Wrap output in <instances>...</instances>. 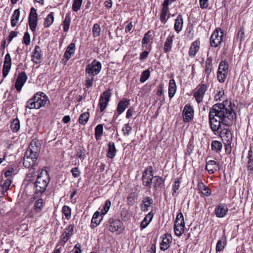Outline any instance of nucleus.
<instances>
[{
  "label": "nucleus",
  "mask_w": 253,
  "mask_h": 253,
  "mask_svg": "<svg viewBox=\"0 0 253 253\" xmlns=\"http://www.w3.org/2000/svg\"><path fill=\"white\" fill-rule=\"evenodd\" d=\"M149 54V52L147 51H144L141 53L139 57V59L140 60H144L145 59Z\"/></svg>",
  "instance_id": "774afa93"
},
{
  "label": "nucleus",
  "mask_w": 253,
  "mask_h": 253,
  "mask_svg": "<svg viewBox=\"0 0 253 253\" xmlns=\"http://www.w3.org/2000/svg\"><path fill=\"white\" fill-rule=\"evenodd\" d=\"M180 182L177 180L174 181V184L172 186V195L173 196H175V194L177 192V191L179 189L180 187Z\"/></svg>",
  "instance_id": "603ef678"
},
{
  "label": "nucleus",
  "mask_w": 253,
  "mask_h": 253,
  "mask_svg": "<svg viewBox=\"0 0 253 253\" xmlns=\"http://www.w3.org/2000/svg\"><path fill=\"white\" fill-rule=\"evenodd\" d=\"M211 149L216 152H219L220 151L222 147V143L217 140H213L212 141L211 144Z\"/></svg>",
  "instance_id": "f704fd0d"
},
{
  "label": "nucleus",
  "mask_w": 253,
  "mask_h": 253,
  "mask_svg": "<svg viewBox=\"0 0 253 253\" xmlns=\"http://www.w3.org/2000/svg\"><path fill=\"white\" fill-rule=\"evenodd\" d=\"M32 57V61L36 64L40 63L42 62V53L41 47L39 46H35Z\"/></svg>",
  "instance_id": "dca6fc26"
},
{
  "label": "nucleus",
  "mask_w": 253,
  "mask_h": 253,
  "mask_svg": "<svg viewBox=\"0 0 253 253\" xmlns=\"http://www.w3.org/2000/svg\"><path fill=\"white\" fill-rule=\"evenodd\" d=\"M129 99L124 98L119 102L117 109L119 114L122 113L126 108L128 107L129 105Z\"/></svg>",
  "instance_id": "412c9836"
},
{
  "label": "nucleus",
  "mask_w": 253,
  "mask_h": 253,
  "mask_svg": "<svg viewBox=\"0 0 253 253\" xmlns=\"http://www.w3.org/2000/svg\"><path fill=\"white\" fill-rule=\"evenodd\" d=\"M136 194L134 192H131L128 194L127 198V204L129 206H132L135 202V199L136 198Z\"/></svg>",
  "instance_id": "ea45409f"
},
{
  "label": "nucleus",
  "mask_w": 253,
  "mask_h": 253,
  "mask_svg": "<svg viewBox=\"0 0 253 253\" xmlns=\"http://www.w3.org/2000/svg\"><path fill=\"white\" fill-rule=\"evenodd\" d=\"M237 39H239L241 42L245 40V32L243 27L240 28L238 32Z\"/></svg>",
  "instance_id": "5fc2aeb1"
},
{
  "label": "nucleus",
  "mask_w": 253,
  "mask_h": 253,
  "mask_svg": "<svg viewBox=\"0 0 253 253\" xmlns=\"http://www.w3.org/2000/svg\"><path fill=\"white\" fill-rule=\"evenodd\" d=\"M194 148V146L193 144V141L192 140H190L189 141L188 144L187 145V151L186 152V154H187L188 155H191V154L192 153L193 150Z\"/></svg>",
  "instance_id": "864d4df0"
},
{
  "label": "nucleus",
  "mask_w": 253,
  "mask_h": 253,
  "mask_svg": "<svg viewBox=\"0 0 253 253\" xmlns=\"http://www.w3.org/2000/svg\"><path fill=\"white\" fill-rule=\"evenodd\" d=\"M223 31L220 28L216 29L212 34L211 38V45L214 47L220 45L223 42Z\"/></svg>",
  "instance_id": "7ed1b4c3"
},
{
  "label": "nucleus",
  "mask_w": 253,
  "mask_h": 253,
  "mask_svg": "<svg viewBox=\"0 0 253 253\" xmlns=\"http://www.w3.org/2000/svg\"><path fill=\"white\" fill-rule=\"evenodd\" d=\"M153 217V214L151 212H150L149 213H148L141 223L140 226L141 228H145L151 222Z\"/></svg>",
  "instance_id": "c85d7f7f"
},
{
  "label": "nucleus",
  "mask_w": 253,
  "mask_h": 253,
  "mask_svg": "<svg viewBox=\"0 0 253 253\" xmlns=\"http://www.w3.org/2000/svg\"><path fill=\"white\" fill-rule=\"evenodd\" d=\"M110 93L108 91L104 92L101 94L99 100V106L101 112H102L106 108L107 103L109 101Z\"/></svg>",
  "instance_id": "ddd939ff"
},
{
  "label": "nucleus",
  "mask_w": 253,
  "mask_h": 253,
  "mask_svg": "<svg viewBox=\"0 0 253 253\" xmlns=\"http://www.w3.org/2000/svg\"><path fill=\"white\" fill-rule=\"evenodd\" d=\"M228 208L223 204L218 205L214 209V213L217 217L222 218L226 216L228 212Z\"/></svg>",
  "instance_id": "9d476101"
},
{
  "label": "nucleus",
  "mask_w": 253,
  "mask_h": 253,
  "mask_svg": "<svg viewBox=\"0 0 253 253\" xmlns=\"http://www.w3.org/2000/svg\"><path fill=\"white\" fill-rule=\"evenodd\" d=\"M200 42L196 41L192 42L189 51V55L193 57L195 56L200 48Z\"/></svg>",
  "instance_id": "4be33fe9"
},
{
  "label": "nucleus",
  "mask_w": 253,
  "mask_h": 253,
  "mask_svg": "<svg viewBox=\"0 0 253 253\" xmlns=\"http://www.w3.org/2000/svg\"><path fill=\"white\" fill-rule=\"evenodd\" d=\"M150 71L149 70H146L142 72L140 79H148L150 77Z\"/></svg>",
  "instance_id": "680f3d73"
},
{
  "label": "nucleus",
  "mask_w": 253,
  "mask_h": 253,
  "mask_svg": "<svg viewBox=\"0 0 253 253\" xmlns=\"http://www.w3.org/2000/svg\"><path fill=\"white\" fill-rule=\"evenodd\" d=\"M154 178L155 179L154 180L153 183H154V188L156 189L158 188H162L164 186V181L163 178L160 176H155Z\"/></svg>",
  "instance_id": "c756f323"
},
{
  "label": "nucleus",
  "mask_w": 253,
  "mask_h": 253,
  "mask_svg": "<svg viewBox=\"0 0 253 253\" xmlns=\"http://www.w3.org/2000/svg\"><path fill=\"white\" fill-rule=\"evenodd\" d=\"M182 114L184 122H188L193 116V109L190 105H186L183 110Z\"/></svg>",
  "instance_id": "f8f14e48"
},
{
  "label": "nucleus",
  "mask_w": 253,
  "mask_h": 253,
  "mask_svg": "<svg viewBox=\"0 0 253 253\" xmlns=\"http://www.w3.org/2000/svg\"><path fill=\"white\" fill-rule=\"evenodd\" d=\"M131 130H132V127L129 125V124L128 123L125 125L122 128V131L123 132V134L125 136L129 135Z\"/></svg>",
  "instance_id": "a18cd8bd"
},
{
  "label": "nucleus",
  "mask_w": 253,
  "mask_h": 253,
  "mask_svg": "<svg viewBox=\"0 0 253 253\" xmlns=\"http://www.w3.org/2000/svg\"><path fill=\"white\" fill-rule=\"evenodd\" d=\"M11 129L13 132H17L20 128V122L18 119H15L11 123Z\"/></svg>",
  "instance_id": "58836bf2"
},
{
  "label": "nucleus",
  "mask_w": 253,
  "mask_h": 253,
  "mask_svg": "<svg viewBox=\"0 0 253 253\" xmlns=\"http://www.w3.org/2000/svg\"><path fill=\"white\" fill-rule=\"evenodd\" d=\"M71 21L70 13H67L63 21V31L64 32H67L69 30Z\"/></svg>",
  "instance_id": "2f4dec72"
},
{
  "label": "nucleus",
  "mask_w": 253,
  "mask_h": 253,
  "mask_svg": "<svg viewBox=\"0 0 253 253\" xmlns=\"http://www.w3.org/2000/svg\"><path fill=\"white\" fill-rule=\"evenodd\" d=\"M28 22L31 30L35 32L38 24V16H29Z\"/></svg>",
  "instance_id": "bb28decb"
},
{
  "label": "nucleus",
  "mask_w": 253,
  "mask_h": 253,
  "mask_svg": "<svg viewBox=\"0 0 253 253\" xmlns=\"http://www.w3.org/2000/svg\"><path fill=\"white\" fill-rule=\"evenodd\" d=\"M83 3V0H74L72 5V9L75 12H77L80 9Z\"/></svg>",
  "instance_id": "79ce46f5"
},
{
  "label": "nucleus",
  "mask_w": 253,
  "mask_h": 253,
  "mask_svg": "<svg viewBox=\"0 0 253 253\" xmlns=\"http://www.w3.org/2000/svg\"><path fill=\"white\" fill-rule=\"evenodd\" d=\"M17 34H18V32H17L16 31H12L10 32V33L9 34L8 39H7L8 42L9 43L12 40V39L17 36Z\"/></svg>",
  "instance_id": "e2e57ef3"
},
{
  "label": "nucleus",
  "mask_w": 253,
  "mask_h": 253,
  "mask_svg": "<svg viewBox=\"0 0 253 253\" xmlns=\"http://www.w3.org/2000/svg\"><path fill=\"white\" fill-rule=\"evenodd\" d=\"M71 172L74 177H78L80 175V172L78 168H73L71 170Z\"/></svg>",
  "instance_id": "0e129e2a"
},
{
  "label": "nucleus",
  "mask_w": 253,
  "mask_h": 253,
  "mask_svg": "<svg viewBox=\"0 0 253 253\" xmlns=\"http://www.w3.org/2000/svg\"><path fill=\"white\" fill-rule=\"evenodd\" d=\"M71 237V233H67L66 231H65L61 235V238L62 242L64 243H66L69 239Z\"/></svg>",
  "instance_id": "4d7b16f0"
},
{
  "label": "nucleus",
  "mask_w": 253,
  "mask_h": 253,
  "mask_svg": "<svg viewBox=\"0 0 253 253\" xmlns=\"http://www.w3.org/2000/svg\"><path fill=\"white\" fill-rule=\"evenodd\" d=\"M36 161H34L32 158H30L29 156L24 157L23 164V166L27 168H31L30 171L31 172L27 174V178H31L34 176L35 174L34 166L36 165Z\"/></svg>",
  "instance_id": "0eeeda50"
},
{
  "label": "nucleus",
  "mask_w": 253,
  "mask_h": 253,
  "mask_svg": "<svg viewBox=\"0 0 253 253\" xmlns=\"http://www.w3.org/2000/svg\"><path fill=\"white\" fill-rule=\"evenodd\" d=\"M165 237L163 238L162 242L161 244L160 249L162 251H166L169 247V244L172 241V237L170 234H165Z\"/></svg>",
  "instance_id": "f3484780"
},
{
  "label": "nucleus",
  "mask_w": 253,
  "mask_h": 253,
  "mask_svg": "<svg viewBox=\"0 0 253 253\" xmlns=\"http://www.w3.org/2000/svg\"><path fill=\"white\" fill-rule=\"evenodd\" d=\"M185 222L184 217L181 212H179L176 216L174 222V233L176 236L180 237L184 230Z\"/></svg>",
  "instance_id": "20e7f679"
},
{
  "label": "nucleus",
  "mask_w": 253,
  "mask_h": 253,
  "mask_svg": "<svg viewBox=\"0 0 253 253\" xmlns=\"http://www.w3.org/2000/svg\"><path fill=\"white\" fill-rule=\"evenodd\" d=\"M12 181L9 178H7L3 183L0 186V198L5 196L9 189V186L11 184Z\"/></svg>",
  "instance_id": "aec40b11"
},
{
  "label": "nucleus",
  "mask_w": 253,
  "mask_h": 253,
  "mask_svg": "<svg viewBox=\"0 0 253 253\" xmlns=\"http://www.w3.org/2000/svg\"><path fill=\"white\" fill-rule=\"evenodd\" d=\"M30 34L28 32H26L24 33L23 42L26 45H28L30 43Z\"/></svg>",
  "instance_id": "6e6d98bb"
},
{
  "label": "nucleus",
  "mask_w": 253,
  "mask_h": 253,
  "mask_svg": "<svg viewBox=\"0 0 253 253\" xmlns=\"http://www.w3.org/2000/svg\"><path fill=\"white\" fill-rule=\"evenodd\" d=\"M26 80H16L15 87L18 92H20Z\"/></svg>",
  "instance_id": "49530a36"
},
{
  "label": "nucleus",
  "mask_w": 253,
  "mask_h": 253,
  "mask_svg": "<svg viewBox=\"0 0 253 253\" xmlns=\"http://www.w3.org/2000/svg\"><path fill=\"white\" fill-rule=\"evenodd\" d=\"M53 12H50L45 18L44 26L46 28L49 27L54 21Z\"/></svg>",
  "instance_id": "72a5a7b5"
},
{
  "label": "nucleus",
  "mask_w": 253,
  "mask_h": 253,
  "mask_svg": "<svg viewBox=\"0 0 253 253\" xmlns=\"http://www.w3.org/2000/svg\"><path fill=\"white\" fill-rule=\"evenodd\" d=\"M134 112V109L132 107L128 109L126 112V118H129L132 116L133 113Z\"/></svg>",
  "instance_id": "338daca9"
},
{
  "label": "nucleus",
  "mask_w": 253,
  "mask_h": 253,
  "mask_svg": "<svg viewBox=\"0 0 253 253\" xmlns=\"http://www.w3.org/2000/svg\"><path fill=\"white\" fill-rule=\"evenodd\" d=\"M103 125H98L95 128V136L97 140L100 139V137L103 133Z\"/></svg>",
  "instance_id": "c9c22d12"
},
{
  "label": "nucleus",
  "mask_w": 253,
  "mask_h": 253,
  "mask_svg": "<svg viewBox=\"0 0 253 253\" xmlns=\"http://www.w3.org/2000/svg\"><path fill=\"white\" fill-rule=\"evenodd\" d=\"M37 102V101L35 100L33 96L27 102L26 107L30 109H37V106L38 105Z\"/></svg>",
  "instance_id": "a19ab883"
},
{
  "label": "nucleus",
  "mask_w": 253,
  "mask_h": 253,
  "mask_svg": "<svg viewBox=\"0 0 253 253\" xmlns=\"http://www.w3.org/2000/svg\"><path fill=\"white\" fill-rule=\"evenodd\" d=\"M175 80H169V96L170 98H172L175 94L176 90V85Z\"/></svg>",
  "instance_id": "a878e982"
},
{
  "label": "nucleus",
  "mask_w": 253,
  "mask_h": 253,
  "mask_svg": "<svg viewBox=\"0 0 253 253\" xmlns=\"http://www.w3.org/2000/svg\"><path fill=\"white\" fill-rule=\"evenodd\" d=\"M150 33L151 32L149 31L144 35L142 40V45H146L150 42V37L151 36Z\"/></svg>",
  "instance_id": "09e8293b"
},
{
  "label": "nucleus",
  "mask_w": 253,
  "mask_h": 253,
  "mask_svg": "<svg viewBox=\"0 0 253 253\" xmlns=\"http://www.w3.org/2000/svg\"><path fill=\"white\" fill-rule=\"evenodd\" d=\"M183 24V17L181 15L179 14L175 20V23L174 25V29L177 33H179L182 30Z\"/></svg>",
  "instance_id": "5701e85b"
},
{
  "label": "nucleus",
  "mask_w": 253,
  "mask_h": 253,
  "mask_svg": "<svg viewBox=\"0 0 253 253\" xmlns=\"http://www.w3.org/2000/svg\"><path fill=\"white\" fill-rule=\"evenodd\" d=\"M37 172V180L34 182V198L41 196L45 192L50 181V177L47 171L42 169Z\"/></svg>",
  "instance_id": "f03ea898"
},
{
  "label": "nucleus",
  "mask_w": 253,
  "mask_h": 253,
  "mask_svg": "<svg viewBox=\"0 0 253 253\" xmlns=\"http://www.w3.org/2000/svg\"><path fill=\"white\" fill-rule=\"evenodd\" d=\"M206 169L210 174H213L219 170V166L215 161L210 160L207 162Z\"/></svg>",
  "instance_id": "4468645a"
},
{
  "label": "nucleus",
  "mask_w": 253,
  "mask_h": 253,
  "mask_svg": "<svg viewBox=\"0 0 253 253\" xmlns=\"http://www.w3.org/2000/svg\"><path fill=\"white\" fill-rule=\"evenodd\" d=\"M226 241L225 238H222V239L219 240L216 244V252H218L222 251L224 249Z\"/></svg>",
  "instance_id": "e433bc0d"
},
{
  "label": "nucleus",
  "mask_w": 253,
  "mask_h": 253,
  "mask_svg": "<svg viewBox=\"0 0 253 253\" xmlns=\"http://www.w3.org/2000/svg\"><path fill=\"white\" fill-rule=\"evenodd\" d=\"M20 14V12L19 9H16L14 11L11 20V25L12 27H14L16 25L17 22L19 19Z\"/></svg>",
  "instance_id": "cd10ccee"
},
{
  "label": "nucleus",
  "mask_w": 253,
  "mask_h": 253,
  "mask_svg": "<svg viewBox=\"0 0 253 253\" xmlns=\"http://www.w3.org/2000/svg\"><path fill=\"white\" fill-rule=\"evenodd\" d=\"M209 123L213 131H221L224 129L223 126L231 125L236 119V114L227 100L223 103H216L210 109Z\"/></svg>",
  "instance_id": "f257e3e1"
},
{
  "label": "nucleus",
  "mask_w": 253,
  "mask_h": 253,
  "mask_svg": "<svg viewBox=\"0 0 253 253\" xmlns=\"http://www.w3.org/2000/svg\"><path fill=\"white\" fill-rule=\"evenodd\" d=\"M100 215V212L98 211H96L94 213L91 221L90 226L92 228H94L96 227L100 222V220L98 219Z\"/></svg>",
  "instance_id": "7c9ffc66"
},
{
  "label": "nucleus",
  "mask_w": 253,
  "mask_h": 253,
  "mask_svg": "<svg viewBox=\"0 0 253 253\" xmlns=\"http://www.w3.org/2000/svg\"><path fill=\"white\" fill-rule=\"evenodd\" d=\"M153 168L149 166L142 173V180L144 186L151 187L154 178Z\"/></svg>",
  "instance_id": "39448f33"
},
{
  "label": "nucleus",
  "mask_w": 253,
  "mask_h": 253,
  "mask_svg": "<svg viewBox=\"0 0 253 253\" xmlns=\"http://www.w3.org/2000/svg\"><path fill=\"white\" fill-rule=\"evenodd\" d=\"M101 68V63L96 60H94L91 64L87 66L86 68V72L89 75L95 76L99 73Z\"/></svg>",
  "instance_id": "1a4fd4ad"
},
{
  "label": "nucleus",
  "mask_w": 253,
  "mask_h": 253,
  "mask_svg": "<svg viewBox=\"0 0 253 253\" xmlns=\"http://www.w3.org/2000/svg\"><path fill=\"white\" fill-rule=\"evenodd\" d=\"M93 34L94 37H98L100 33V28L99 24L95 23L93 27Z\"/></svg>",
  "instance_id": "3c124183"
},
{
  "label": "nucleus",
  "mask_w": 253,
  "mask_h": 253,
  "mask_svg": "<svg viewBox=\"0 0 253 253\" xmlns=\"http://www.w3.org/2000/svg\"><path fill=\"white\" fill-rule=\"evenodd\" d=\"M200 5L202 9L206 8L208 6V0H200Z\"/></svg>",
  "instance_id": "69168bd1"
},
{
  "label": "nucleus",
  "mask_w": 253,
  "mask_h": 253,
  "mask_svg": "<svg viewBox=\"0 0 253 253\" xmlns=\"http://www.w3.org/2000/svg\"><path fill=\"white\" fill-rule=\"evenodd\" d=\"M153 200L150 197H144L142 200L140 205L141 210L143 211H146L153 204Z\"/></svg>",
  "instance_id": "a211bd4d"
},
{
  "label": "nucleus",
  "mask_w": 253,
  "mask_h": 253,
  "mask_svg": "<svg viewBox=\"0 0 253 253\" xmlns=\"http://www.w3.org/2000/svg\"><path fill=\"white\" fill-rule=\"evenodd\" d=\"M194 96L197 101V102L199 103L201 102L203 100L204 94H201V93L199 92L198 91H196L194 94Z\"/></svg>",
  "instance_id": "13d9d810"
},
{
  "label": "nucleus",
  "mask_w": 253,
  "mask_h": 253,
  "mask_svg": "<svg viewBox=\"0 0 253 253\" xmlns=\"http://www.w3.org/2000/svg\"><path fill=\"white\" fill-rule=\"evenodd\" d=\"M11 58L9 53H8L5 56L2 69V74L4 78H5L8 75L11 68Z\"/></svg>",
  "instance_id": "9b49d317"
},
{
  "label": "nucleus",
  "mask_w": 253,
  "mask_h": 253,
  "mask_svg": "<svg viewBox=\"0 0 253 253\" xmlns=\"http://www.w3.org/2000/svg\"><path fill=\"white\" fill-rule=\"evenodd\" d=\"M173 37V35L169 36L166 39L164 47V49L166 53L169 52L171 49Z\"/></svg>",
  "instance_id": "b1692460"
},
{
  "label": "nucleus",
  "mask_w": 253,
  "mask_h": 253,
  "mask_svg": "<svg viewBox=\"0 0 253 253\" xmlns=\"http://www.w3.org/2000/svg\"><path fill=\"white\" fill-rule=\"evenodd\" d=\"M203 185V184H202ZM203 189H202V194L206 196H209L211 194V190L206 186L203 185Z\"/></svg>",
  "instance_id": "bf43d9fd"
},
{
  "label": "nucleus",
  "mask_w": 253,
  "mask_h": 253,
  "mask_svg": "<svg viewBox=\"0 0 253 253\" xmlns=\"http://www.w3.org/2000/svg\"><path fill=\"white\" fill-rule=\"evenodd\" d=\"M76 46L74 43H71L67 47L64 54V58L68 61L75 54Z\"/></svg>",
  "instance_id": "6ab92c4d"
},
{
  "label": "nucleus",
  "mask_w": 253,
  "mask_h": 253,
  "mask_svg": "<svg viewBox=\"0 0 253 253\" xmlns=\"http://www.w3.org/2000/svg\"><path fill=\"white\" fill-rule=\"evenodd\" d=\"M38 150V148L36 146V148H34V144L32 142L30 143L28 149L25 152V156H29L30 158H32L34 161H37L38 157L39 156V153L36 151Z\"/></svg>",
  "instance_id": "2eb2a0df"
},
{
  "label": "nucleus",
  "mask_w": 253,
  "mask_h": 253,
  "mask_svg": "<svg viewBox=\"0 0 253 253\" xmlns=\"http://www.w3.org/2000/svg\"><path fill=\"white\" fill-rule=\"evenodd\" d=\"M169 12V6H163V8L161 12L160 19L161 21L164 24H165L167 22L168 19L169 18V16L168 17L166 18V16Z\"/></svg>",
  "instance_id": "393cba45"
},
{
  "label": "nucleus",
  "mask_w": 253,
  "mask_h": 253,
  "mask_svg": "<svg viewBox=\"0 0 253 253\" xmlns=\"http://www.w3.org/2000/svg\"><path fill=\"white\" fill-rule=\"evenodd\" d=\"M62 212L67 219H69L71 216V209L68 206H64L62 208Z\"/></svg>",
  "instance_id": "c03bdc74"
},
{
  "label": "nucleus",
  "mask_w": 253,
  "mask_h": 253,
  "mask_svg": "<svg viewBox=\"0 0 253 253\" xmlns=\"http://www.w3.org/2000/svg\"><path fill=\"white\" fill-rule=\"evenodd\" d=\"M34 98L37 101V109L42 106H48L49 103L48 97L43 92H39L37 93L34 95Z\"/></svg>",
  "instance_id": "423d86ee"
},
{
  "label": "nucleus",
  "mask_w": 253,
  "mask_h": 253,
  "mask_svg": "<svg viewBox=\"0 0 253 253\" xmlns=\"http://www.w3.org/2000/svg\"><path fill=\"white\" fill-rule=\"evenodd\" d=\"M198 88L197 91L204 95L205 92L207 89V85L205 84H201L198 85Z\"/></svg>",
  "instance_id": "052dcab7"
},
{
  "label": "nucleus",
  "mask_w": 253,
  "mask_h": 253,
  "mask_svg": "<svg viewBox=\"0 0 253 253\" xmlns=\"http://www.w3.org/2000/svg\"><path fill=\"white\" fill-rule=\"evenodd\" d=\"M43 208V200L42 199H39L36 201L34 205V210L37 212H40Z\"/></svg>",
  "instance_id": "4c0bfd02"
},
{
  "label": "nucleus",
  "mask_w": 253,
  "mask_h": 253,
  "mask_svg": "<svg viewBox=\"0 0 253 253\" xmlns=\"http://www.w3.org/2000/svg\"><path fill=\"white\" fill-rule=\"evenodd\" d=\"M212 59L211 57H209L207 59L206 65H205V72L208 75L210 74L212 68Z\"/></svg>",
  "instance_id": "37998d69"
},
{
  "label": "nucleus",
  "mask_w": 253,
  "mask_h": 253,
  "mask_svg": "<svg viewBox=\"0 0 253 253\" xmlns=\"http://www.w3.org/2000/svg\"><path fill=\"white\" fill-rule=\"evenodd\" d=\"M228 71V63L226 61H222L220 62L217 74V79H225L227 78Z\"/></svg>",
  "instance_id": "6e6552de"
},
{
  "label": "nucleus",
  "mask_w": 253,
  "mask_h": 253,
  "mask_svg": "<svg viewBox=\"0 0 253 253\" xmlns=\"http://www.w3.org/2000/svg\"><path fill=\"white\" fill-rule=\"evenodd\" d=\"M89 113L88 112H84L82 113L79 119V123L82 125H85L89 119Z\"/></svg>",
  "instance_id": "473e14b6"
},
{
  "label": "nucleus",
  "mask_w": 253,
  "mask_h": 253,
  "mask_svg": "<svg viewBox=\"0 0 253 253\" xmlns=\"http://www.w3.org/2000/svg\"><path fill=\"white\" fill-rule=\"evenodd\" d=\"M122 223L120 220L112 221V232L117 231L121 227Z\"/></svg>",
  "instance_id": "de8ad7c7"
},
{
  "label": "nucleus",
  "mask_w": 253,
  "mask_h": 253,
  "mask_svg": "<svg viewBox=\"0 0 253 253\" xmlns=\"http://www.w3.org/2000/svg\"><path fill=\"white\" fill-rule=\"evenodd\" d=\"M111 206V201L109 200H107L106 201L105 205L103 206L101 210V215H105L108 211L110 207Z\"/></svg>",
  "instance_id": "8fccbe9b"
}]
</instances>
